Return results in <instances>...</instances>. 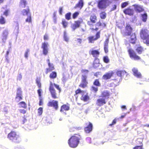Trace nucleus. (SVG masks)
<instances>
[{
    "instance_id": "338daca9",
    "label": "nucleus",
    "mask_w": 149,
    "mask_h": 149,
    "mask_svg": "<svg viewBox=\"0 0 149 149\" xmlns=\"http://www.w3.org/2000/svg\"><path fill=\"white\" fill-rule=\"evenodd\" d=\"M77 42L79 44H81L82 42V39L81 38H78L77 39Z\"/></svg>"
},
{
    "instance_id": "2eb2a0df",
    "label": "nucleus",
    "mask_w": 149,
    "mask_h": 149,
    "mask_svg": "<svg viewBox=\"0 0 149 149\" xmlns=\"http://www.w3.org/2000/svg\"><path fill=\"white\" fill-rule=\"evenodd\" d=\"M130 37L129 39V42L132 44H135L136 40V34L135 33H132L130 35Z\"/></svg>"
},
{
    "instance_id": "de8ad7c7",
    "label": "nucleus",
    "mask_w": 149,
    "mask_h": 149,
    "mask_svg": "<svg viewBox=\"0 0 149 149\" xmlns=\"http://www.w3.org/2000/svg\"><path fill=\"white\" fill-rule=\"evenodd\" d=\"M129 4L128 1L122 3L121 4V7L122 8H124L126 7Z\"/></svg>"
},
{
    "instance_id": "393cba45",
    "label": "nucleus",
    "mask_w": 149,
    "mask_h": 149,
    "mask_svg": "<svg viewBox=\"0 0 149 149\" xmlns=\"http://www.w3.org/2000/svg\"><path fill=\"white\" fill-rule=\"evenodd\" d=\"M69 109L70 107L69 105L64 104L61 107L60 111L61 112H63L64 111H67Z\"/></svg>"
},
{
    "instance_id": "69168bd1",
    "label": "nucleus",
    "mask_w": 149,
    "mask_h": 149,
    "mask_svg": "<svg viewBox=\"0 0 149 149\" xmlns=\"http://www.w3.org/2000/svg\"><path fill=\"white\" fill-rule=\"evenodd\" d=\"M63 9V8L62 7H60L59 8L58 11H59V13L60 15H61L62 14Z\"/></svg>"
},
{
    "instance_id": "052dcab7",
    "label": "nucleus",
    "mask_w": 149,
    "mask_h": 149,
    "mask_svg": "<svg viewBox=\"0 0 149 149\" xmlns=\"http://www.w3.org/2000/svg\"><path fill=\"white\" fill-rule=\"evenodd\" d=\"M49 39V36L48 35L45 33L44 36V40H48Z\"/></svg>"
},
{
    "instance_id": "f3484780",
    "label": "nucleus",
    "mask_w": 149,
    "mask_h": 149,
    "mask_svg": "<svg viewBox=\"0 0 149 149\" xmlns=\"http://www.w3.org/2000/svg\"><path fill=\"white\" fill-rule=\"evenodd\" d=\"M123 12L125 15H127L130 16H132L134 15L133 10L130 7H128L124 9Z\"/></svg>"
},
{
    "instance_id": "f8f14e48",
    "label": "nucleus",
    "mask_w": 149,
    "mask_h": 149,
    "mask_svg": "<svg viewBox=\"0 0 149 149\" xmlns=\"http://www.w3.org/2000/svg\"><path fill=\"white\" fill-rule=\"evenodd\" d=\"M85 124L87 126L84 128V131L86 133H89L92 130L93 125L90 122L86 123Z\"/></svg>"
},
{
    "instance_id": "aec40b11",
    "label": "nucleus",
    "mask_w": 149,
    "mask_h": 149,
    "mask_svg": "<svg viewBox=\"0 0 149 149\" xmlns=\"http://www.w3.org/2000/svg\"><path fill=\"white\" fill-rule=\"evenodd\" d=\"M110 95V92L107 91H104L101 93V96L105 99H108Z\"/></svg>"
},
{
    "instance_id": "7ed1b4c3",
    "label": "nucleus",
    "mask_w": 149,
    "mask_h": 149,
    "mask_svg": "<svg viewBox=\"0 0 149 149\" xmlns=\"http://www.w3.org/2000/svg\"><path fill=\"white\" fill-rule=\"evenodd\" d=\"M54 86L58 90L59 92L61 91V89L58 85L55 84H53L52 82L50 83V86L49 88V91L52 98L56 99L58 97L56 93V91L54 88Z\"/></svg>"
},
{
    "instance_id": "ea45409f",
    "label": "nucleus",
    "mask_w": 149,
    "mask_h": 149,
    "mask_svg": "<svg viewBox=\"0 0 149 149\" xmlns=\"http://www.w3.org/2000/svg\"><path fill=\"white\" fill-rule=\"evenodd\" d=\"M25 21L26 22H28L29 23H31L32 22V18L31 14H29L27 18L25 20Z\"/></svg>"
},
{
    "instance_id": "6e6d98bb",
    "label": "nucleus",
    "mask_w": 149,
    "mask_h": 149,
    "mask_svg": "<svg viewBox=\"0 0 149 149\" xmlns=\"http://www.w3.org/2000/svg\"><path fill=\"white\" fill-rule=\"evenodd\" d=\"M16 94H22V91L20 88H18L17 89Z\"/></svg>"
},
{
    "instance_id": "a19ab883",
    "label": "nucleus",
    "mask_w": 149,
    "mask_h": 149,
    "mask_svg": "<svg viewBox=\"0 0 149 149\" xmlns=\"http://www.w3.org/2000/svg\"><path fill=\"white\" fill-rule=\"evenodd\" d=\"M61 24L63 25V27L64 28H65L67 27L68 24V22L65 19H63L62 20Z\"/></svg>"
},
{
    "instance_id": "f257e3e1",
    "label": "nucleus",
    "mask_w": 149,
    "mask_h": 149,
    "mask_svg": "<svg viewBox=\"0 0 149 149\" xmlns=\"http://www.w3.org/2000/svg\"><path fill=\"white\" fill-rule=\"evenodd\" d=\"M82 136L80 135L75 134L68 139V143L70 147L74 148L78 146L80 141L82 140Z\"/></svg>"
},
{
    "instance_id": "603ef678",
    "label": "nucleus",
    "mask_w": 149,
    "mask_h": 149,
    "mask_svg": "<svg viewBox=\"0 0 149 149\" xmlns=\"http://www.w3.org/2000/svg\"><path fill=\"white\" fill-rule=\"evenodd\" d=\"M36 83L37 84V85L38 86L39 88H41V84L40 82V80L39 79H37L36 80Z\"/></svg>"
},
{
    "instance_id": "9d476101",
    "label": "nucleus",
    "mask_w": 149,
    "mask_h": 149,
    "mask_svg": "<svg viewBox=\"0 0 149 149\" xmlns=\"http://www.w3.org/2000/svg\"><path fill=\"white\" fill-rule=\"evenodd\" d=\"M83 19L82 18H79V20L75 21L74 23L71 26L72 29L73 31L75 30L77 28L79 27L81 24L83 23Z\"/></svg>"
},
{
    "instance_id": "79ce46f5",
    "label": "nucleus",
    "mask_w": 149,
    "mask_h": 149,
    "mask_svg": "<svg viewBox=\"0 0 149 149\" xmlns=\"http://www.w3.org/2000/svg\"><path fill=\"white\" fill-rule=\"evenodd\" d=\"M83 92V91L81 90L80 88H79L76 90L75 91V94L74 95L75 96H77V94L79 93H81Z\"/></svg>"
},
{
    "instance_id": "72a5a7b5",
    "label": "nucleus",
    "mask_w": 149,
    "mask_h": 149,
    "mask_svg": "<svg viewBox=\"0 0 149 149\" xmlns=\"http://www.w3.org/2000/svg\"><path fill=\"white\" fill-rule=\"evenodd\" d=\"M100 18L102 19H104L106 17L107 14L104 11L101 12L100 14Z\"/></svg>"
},
{
    "instance_id": "c756f323",
    "label": "nucleus",
    "mask_w": 149,
    "mask_h": 149,
    "mask_svg": "<svg viewBox=\"0 0 149 149\" xmlns=\"http://www.w3.org/2000/svg\"><path fill=\"white\" fill-rule=\"evenodd\" d=\"M57 73L54 71L52 72L49 74V77L51 79H54L57 77Z\"/></svg>"
},
{
    "instance_id": "774afa93",
    "label": "nucleus",
    "mask_w": 149,
    "mask_h": 149,
    "mask_svg": "<svg viewBox=\"0 0 149 149\" xmlns=\"http://www.w3.org/2000/svg\"><path fill=\"white\" fill-rule=\"evenodd\" d=\"M116 8V5H114L113 6V7L111 9V10H115Z\"/></svg>"
},
{
    "instance_id": "20e7f679",
    "label": "nucleus",
    "mask_w": 149,
    "mask_h": 149,
    "mask_svg": "<svg viewBox=\"0 0 149 149\" xmlns=\"http://www.w3.org/2000/svg\"><path fill=\"white\" fill-rule=\"evenodd\" d=\"M8 138L13 142L17 143L19 142V135L15 131H11L7 135Z\"/></svg>"
},
{
    "instance_id": "7c9ffc66",
    "label": "nucleus",
    "mask_w": 149,
    "mask_h": 149,
    "mask_svg": "<svg viewBox=\"0 0 149 149\" xmlns=\"http://www.w3.org/2000/svg\"><path fill=\"white\" fill-rule=\"evenodd\" d=\"M18 104L20 108H23L25 109H26L27 108V104L24 102H21L19 103Z\"/></svg>"
},
{
    "instance_id": "1a4fd4ad",
    "label": "nucleus",
    "mask_w": 149,
    "mask_h": 149,
    "mask_svg": "<svg viewBox=\"0 0 149 149\" xmlns=\"http://www.w3.org/2000/svg\"><path fill=\"white\" fill-rule=\"evenodd\" d=\"M124 34L125 36H129L131 34L133 30V29L130 24H127L125 27Z\"/></svg>"
},
{
    "instance_id": "0e129e2a",
    "label": "nucleus",
    "mask_w": 149,
    "mask_h": 149,
    "mask_svg": "<svg viewBox=\"0 0 149 149\" xmlns=\"http://www.w3.org/2000/svg\"><path fill=\"white\" fill-rule=\"evenodd\" d=\"M29 50H27L25 52V54H24V56L25 57L27 58L28 57V53L29 52Z\"/></svg>"
},
{
    "instance_id": "9b49d317",
    "label": "nucleus",
    "mask_w": 149,
    "mask_h": 149,
    "mask_svg": "<svg viewBox=\"0 0 149 149\" xmlns=\"http://www.w3.org/2000/svg\"><path fill=\"white\" fill-rule=\"evenodd\" d=\"M47 106L49 107H52L56 110H57L58 108V102L55 100L49 101L47 103Z\"/></svg>"
},
{
    "instance_id": "37998d69",
    "label": "nucleus",
    "mask_w": 149,
    "mask_h": 149,
    "mask_svg": "<svg viewBox=\"0 0 149 149\" xmlns=\"http://www.w3.org/2000/svg\"><path fill=\"white\" fill-rule=\"evenodd\" d=\"M91 89L92 91L94 93H96L98 91V88L93 86H91Z\"/></svg>"
},
{
    "instance_id": "58836bf2",
    "label": "nucleus",
    "mask_w": 149,
    "mask_h": 149,
    "mask_svg": "<svg viewBox=\"0 0 149 149\" xmlns=\"http://www.w3.org/2000/svg\"><path fill=\"white\" fill-rule=\"evenodd\" d=\"M94 85L97 86H100V84L98 79H95L93 83Z\"/></svg>"
},
{
    "instance_id": "4be33fe9",
    "label": "nucleus",
    "mask_w": 149,
    "mask_h": 149,
    "mask_svg": "<svg viewBox=\"0 0 149 149\" xmlns=\"http://www.w3.org/2000/svg\"><path fill=\"white\" fill-rule=\"evenodd\" d=\"M109 39L107 38L105 40L104 43V50L105 53H107L108 52V43Z\"/></svg>"
},
{
    "instance_id": "bf43d9fd",
    "label": "nucleus",
    "mask_w": 149,
    "mask_h": 149,
    "mask_svg": "<svg viewBox=\"0 0 149 149\" xmlns=\"http://www.w3.org/2000/svg\"><path fill=\"white\" fill-rule=\"evenodd\" d=\"M81 71L82 73L84 74H87L89 72L88 70L86 69H82Z\"/></svg>"
},
{
    "instance_id": "c9c22d12",
    "label": "nucleus",
    "mask_w": 149,
    "mask_h": 149,
    "mask_svg": "<svg viewBox=\"0 0 149 149\" xmlns=\"http://www.w3.org/2000/svg\"><path fill=\"white\" fill-rule=\"evenodd\" d=\"M15 99L18 102L22 100L23 99L22 94H16Z\"/></svg>"
},
{
    "instance_id": "4d7b16f0",
    "label": "nucleus",
    "mask_w": 149,
    "mask_h": 149,
    "mask_svg": "<svg viewBox=\"0 0 149 149\" xmlns=\"http://www.w3.org/2000/svg\"><path fill=\"white\" fill-rule=\"evenodd\" d=\"M116 119H114L113 120L111 123L109 125V126H112L113 125H115L116 123Z\"/></svg>"
},
{
    "instance_id": "c03bdc74",
    "label": "nucleus",
    "mask_w": 149,
    "mask_h": 149,
    "mask_svg": "<svg viewBox=\"0 0 149 149\" xmlns=\"http://www.w3.org/2000/svg\"><path fill=\"white\" fill-rule=\"evenodd\" d=\"M142 141L143 140L142 139L140 138L137 139L136 140V144L139 145H143Z\"/></svg>"
},
{
    "instance_id": "b1692460",
    "label": "nucleus",
    "mask_w": 149,
    "mask_h": 149,
    "mask_svg": "<svg viewBox=\"0 0 149 149\" xmlns=\"http://www.w3.org/2000/svg\"><path fill=\"white\" fill-rule=\"evenodd\" d=\"M84 5V2L83 0H79L78 3L75 5L74 7V8H79L81 9Z\"/></svg>"
},
{
    "instance_id": "cd10ccee",
    "label": "nucleus",
    "mask_w": 149,
    "mask_h": 149,
    "mask_svg": "<svg viewBox=\"0 0 149 149\" xmlns=\"http://www.w3.org/2000/svg\"><path fill=\"white\" fill-rule=\"evenodd\" d=\"M116 73L118 76L120 77L123 76L125 74H126L127 75L128 74L127 73L125 70H118L116 72Z\"/></svg>"
},
{
    "instance_id": "5fc2aeb1",
    "label": "nucleus",
    "mask_w": 149,
    "mask_h": 149,
    "mask_svg": "<svg viewBox=\"0 0 149 149\" xmlns=\"http://www.w3.org/2000/svg\"><path fill=\"white\" fill-rule=\"evenodd\" d=\"M133 149H143V145L136 146L133 148Z\"/></svg>"
},
{
    "instance_id": "6e6552de",
    "label": "nucleus",
    "mask_w": 149,
    "mask_h": 149,
    "mask_svg": "<svg viewBox=\"0 0 149 149\" xmlns=\"http://www.w3.org/2000/svg\"><path fill=\"white\" fill-rule=\"evenodd\" d=\"M100 38V31L97 32L95 34V37L94 36H89L88 38L89 43H93L95 41Z\"/></svg>"
},
{
    "instance_id": "6ab92c4d",
    "label": "nucleus",
    "mask_w": 149,
    "mask_h": 149,
    "mask_svg": "<svg viewBox=\"0 0 149 149\" xmlns=\"http://www.w3.org/2000/svg\"><path fill=\"white\" fill-rule=\"evenodd\" d=\"M41 48L43 49V53L45 55H47L48 53V48L47 44L44 42L42 44Z\"/></svg>"
},
{
    "instance_id": "4468645a",
    "label": "nucleus",
    "mask_w": 149,
    "mask_h": 149,
    "mask_svg": "<svg viewBox=\"0 0 149 149\" xmlns=\"http://www.w3.org/2000/svg\"><path fill=\"white\" fill-rule=\"evenodd\" d=\"M89 54L95 58H98L100 54V52L99 50H95L92 49L89 51Z\"/></svg>"
},
{
    "instance_id": "680f3d73",
    "label": "nucleus",
    "mask_w": 149,
    "mask_h": 149,
    "mask_svg": "<svg viewBox=\"0 0 149 149\" xmlns=\"http://www.w3.org/2000/svg\"><path fill=\"white\" fill-rule=\"evenodd\" d=\"M19 111L21 113H22L23 114H25L26 112V110L23 109H20L19 110Z\"/></svg>"
},
{
    "instance_id": "a18cd8bd",
    "label": "nucleus",
    "mask_w": 149,
    "mask_h": 149,
    "mask_svg": "<svg viewBox=\"0 0 149 149\" xmlns=\"http://www.w3.org/2000/svg\"><path fill=\"white\" fill-rule=\"evenodd\" d=\"M96 26L99 27L102 26V25H104V26L105 27L106 26V25L105 23H103L102 24L100 20H99L98 22H97L96 24Z\"/></svg>"
},
{
    "instance_id": "c85d7f7f",
    "label": "nucleus",
    "mask_w": 149,
    "mask_h": 149,
    "mask_svg": "<svg viewBox=\"0 0 149 149\" xmlns=\"http://www.w3.org/2000/svg\"><path fill=\"white\" fill-rule=\"evenodd\" d=\"M89 98L88 94L85 95H82L80 97V99L84 102H86L89 100Z\"/></svg>"
},
{
    "instance_id": "423d86ee",
    "label": "nucleus",
    "mask_w": 149,
    "mask_h": 149,
    "mask_svg": "<svg viewBox=\"0 0 149 149\" xmlns=\"http://www.w3.org/2000/svg\"><path fill=\"white\" fill-rule=\"evenodd\" d=\"M87 77L86 75H82L81 83L79 85V86L82 88H84L87 87L88 84L87 80Z\"/></svg>"
},
{
    "instance_id": "0eeeda50",
    "label": "nucleus",
    "mask_w": 149,
    "mask_h": 149,
    "mask_svg": "<svg viewBox=\"0 0 149 149\" xmlns=\"http://www.w3.org/2000/svg\"><path fill=\"white\" fill-rule=\"evenodd\" d=\"M97 20V16L95 14L91 15L90 17V20L87 22L88 25L90 27L93 26Z\"/></svg>"
},
{
    "instance_id": "412c9836",
    "label": "nucleus",
    "mask_w": 149,
    "mask_h": 149,
    "mask_svg": "<svg viewBox=\"0 0 149 149\" xmlns=\"http://www.w3.org/2000/svg\"><path fill=\"white\" fill-rule=\"evenodd\" d=\"M134 7L135 10L137 12L140 13L144 11V8L141 6L134 4L133 5Z\"/></svg>"
},
{
    "instance_id": "13d9d810",
    "label": "nucleus",
    "mask_w": 149,
    "mask_h": 149,
    "mask_svg": "<svg viewBox=\"0 0 149 149\" xmlns=\"http://www.w3.org/2000/svg\"><path fill=\"white\" fill-rule=\"evenodd\" d=\"M42 91V90L40 89V88H39V89H38V96L39 97V98L41 97V92Z\"/></svg>"
},
{
    "instance_id": "dca6fc26",
    "label": "nucleus",
    "mask_w": 149,
    "mask_h": 149,
    "mask_svg": "<svg viewBox=\"0 0 149 149\" xmlns=\"http://www.w3.org/2000/svg\"><path fill=\"white\" fill-rule=\"evenodd\" d=\"M114 72L113 71L107 72L103 75L102 79L104 80H107L110 79L113 76Z\"/></svg>"
},
{
    "instance_id": "a878e982",
    "label": "nucleus",
    "mask_w": 149,
    "mask_h": 149,
    "mask_svg": "<svg viewBox=\"0 0 149 149\" xmlns=\"http://www.w3.org/2000/svg\"><path fill=\"white\" fill-rule=\"evenodd\" d=\"M21 13L22 14L23 16H26L27 15L29 14H30L29 7L28 6L27 9H23L21 11Z\"/></svg>"
},
{
    "instance_id": "f03ea898",
    "label": "nucleus",
    "mask_w": 149,
    "mask_h": 149,
    "mask_svg": "<svg viewBox=\"0 0 149 149\" xmlns=\"http://www.w3.org/2000/svg\"><path fill=\"white\" fill-rule=\"evenodd\" d=\"M139 34L144 43L149 46V31L147 29H142L140 31Z\"/></svg>"
},
{
    "instance_id": "a211bd4d",
    "label": "nucleus",
    "mask_w": 149,
    "mask_h": 149,
    "mask_svg": "<svg viewBox=\"0 0 149 149\" xmlns=\"http://www.w3.org/2000/svg\"><path fill=\"white\" fill-rule=\"evenodd\" d=\"M106 102L105 99L103 98H99L97 99L96 101V104L99 107H101L103 105L106 104Z\"/></svg>"
},
{
    "instance_id": "49530a36",
    "label": "nucleus",
    "mask_w": 149,
    "mask_h": 149,
    "mask_svg": "<svg viewBox=\"0 0 149 149\" xmlns=\"http://www.w3.org/2000/svg\"><path fill=\"white\" fill-rule=\"evenodd\" d=\"M71 13L70 12L66 14L65 15V19L68 20H69L71 19Z\"/></svg>"
},
{
    "instance_id": "ddd939ff",
    "label": "nucleus",
    "mask_w": 149,
    "mask_h": 149,
    "mask_svg": "<svg viewBox=\"0 0 149 149\" xmlns=\"http://www.w3.org/2000/svg\"><path fill=\"white\" fill-rule=\"evenodd\" d=\"M132 71L133 72V75L139 79L141 78L142 75L140 72L139 71L137 68H133L132 69Z\"/></svg>"
},
{
    "instance_id": "8fccbe9b",
    "label": "nucleus",
    "mask_w": 149,
    "mask_h": 149,
    "mask_svg": "<svg viewBox=\"0 0 149 149\" xmlns=\"http://www.w3.org/2000/svg\"><path fill=\"white\" fill-rule=\"evenodd\" d=\"M103 60L104 62L106 63H108L109 60L107 56H105L103 57Z\"/></svg>"
},
{
    "instance_id": "473e14b6",
    "label": "nucleus",
    "mask_w": 149,
    "mask_h": 149,
    "mask_svg": "<svg viewBox=\"0 0 149 149\" xmlns=\"http://www.w3.org/2000/svg\"><path fill=\"white\" fill-rule=\"evenodd\" d=\"M141 16L142 17V20L144 22H146L147 19V14L145 13L143 14H142L141 15Z\"/></svg>"
},
{
    "instance_id": "e433bc0d",
    "label": "nucleus",
    "mask_w": 149,
    "mask_h": 149,
    "mask_svg": "<svg viewBox=\"0 0 149 149\" xmlns=\"http://www.w3.org/2000/svg\"><path fill=\"white\" fill-rule=\"evenodd\" d=\"M20 4L21 6H23V8H25L27 4V2L26 0H20Z\"/></svg>"
},
{
    "instance_id": "864d4df0",
    "label": "nucleus",
    "mask_w": 149,
    "mask_h": 149,
    "mask_svg": "<svg viewBox=\"0 0 149 149\" xmlns=\"http://www.w3.org/2000/svg\"><path fill=\"white\" fill-rule=\"evenodd\" d=\"M43 109L41 107H39L38 109V113L39 115H41L42 113Z\"/></svg>"
},
{
    "instance_id": "5701e85b",
    "label": "nucleus",
    "mask_w": 149,
    "mask_h": 149,
    "mask_svg": "<svg viewBox=\"0 0 149 149\" xmlns=\"http://www.w3.org/2000/svg\"><path fill=\"white\" fill-rule=\"evenodd\" d=\"M48 66L49 68L46 69V73L47 74L55 69V68L52 63H49L48 65Z\"/></svg>"
},
{
    "instance_id": "09e8293b",
    "label": "nucleus",
    "mask_w": 149,
    "mask_h": 149,
    "mask_svg": "<svg viewBox=\"0 0 149 149\" xmlns=\"http://www.w3.org/2000/svg\"><path fill=\"white\" fill-rule=\"evenodd\" d=\"M63 38L64 40L67 42H68L69 41V38L67 35L66 32H64Z\"/></svg>"
},
{
    "instance_id": "bb28decb",
    "label": "nucleus",
    "mask_w": 149,
    "mask_h": 149,
    "mask_svg": "<svg viewBox=\"0 0 149 149\" xmlns=\"http://www.w3.org/2000/svg\"><path fill=\"white\" fill-rule=\"evenodd\" d=\"M144 50L143 47L141 46H138L136 49V51L139 54H142Z\"/></svg>"
},
{
    "instance_id": "39448f33",
    "label": "nucleus",
    "mask_w": 149,
    "mask_h": 149,
    "mask_svg": "<svg viewBox=\"0 0 149 149\" xmlns=\"http://www.w3.org/2000/svg\"><path fill=\"white\" fill-rule=\"evenodd\" d=\"M127 52L130 58L135 61L141 60V57L138 55L131 48H129Z\"/></svg>"
},
{
    "instance_id": "2f4dec72",
    "label": "nucleus",
    "mask_w": 149,
    "mask_h": 149,
    "mask_svg": "<svg viewBox=\"0 0 149 149\" xmlns=\"http://www.w3.org/2000/svg\"><path fill=\"white\" fill-rule=\"evenodd\" d=\"M6 21L5 18L2 15L0 17V24L3 25L6 23Z\"/></svg>"
},
{
    "instance_id": "3c124183",
    "label": "nucleus",
    "mask_w": 149,
    "mask_h": 149,
    "mask_svg": "<svg viewBox=\"0 0 149 149\" xmlns=\"http://www.w3.org/2000/svg\"><path fill=\"white\" fill-rule=\"evenodd\" d=\"M79 14V12H76L72 14V18L74 19H75L78 16Z\"/></svg>"
},
{
    "instance_id": "4c0bfd02",
    "label": "nucleus",
    "mask_w": 149,
    "mask_h": 149,
    "mask_svg": "<svg viewBox=\"0 0 149 149\" xmlns=\"http://www.w3.org/2000/svg\"><path fill=\"white\" fill-rule=\"evenodd\" d=\"M10 12V10L9 9H6L3 12V14L6 17L8 16Z\"/></svg>"
},
{
    "instance_id": "f704fd0d",
    "label": "nucleus",
    "mask_w": 149,
    "mask_h": 149,
    "mask_svg": "<svg viewBox=\"0 0 149 149\" xmlns=\"http://www.w3.org/2000/svg\"><path fill=\"white\" fill-rule=\"evenodd\" d=\"M8 33V31L6 29L3 31L2 36L3 39H6Z\"/></svg>"
},
{
    "instance_id": "e2e57ef3",
    "label": "nucleus",
    "mask_w": 149,
    "mask_h": 149,
    "mask_svg": "<svg viewBox=\"0 0 149 149\" xmlns=\"http://www.w3.org/2000/svg\"><path fill=\"white\" fill-rule=\"evenodd\" d=\"M43 104L42 100L41 97L39 98V106L42 105Z\"/></svg>"
}]
</instances>
